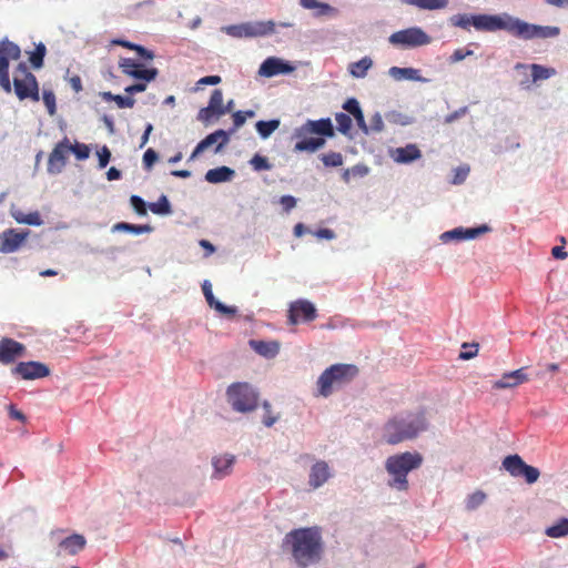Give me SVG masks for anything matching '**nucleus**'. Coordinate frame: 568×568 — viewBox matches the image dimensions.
I'll list each match as a JSON object with an SVG mask.
<instances>
[{"instance_id": "f257e3e1", "label": "nucleus", "mask_w": 568, "mask_h": 568, "mask_svg": "<svg viewBox=\"0 0 568 568\" xmlns=\"http://www.w3.org/2000/svg\"><path fill=\"white\" fill-rule=\"evenodd\" d=\"M449 24L465 31H470V28L481 32H497L504 30L525 41L556 38L560 34L559 27L529 23L506 12L500 14L457 13L449 18Z\"/></svg>"}, {"instance_id": "6ab92c4d", "label": "nucleus", "mask_w": 568, "mask_h": 568, "mask_svg": "<svg viewBox=\"0 0 568 568\" xmlns=\"http://www.w3.org/2000/svg\"><path fill=\"white\" fill-rule=\"evenodd\" d=\"M332 477V471L328 464L324 460H318L312 465L308 475V485L313 489L322 487Z\"/></svg>"}, {"instance_id": "4be33fe9", "label": "nucleus", "mask_w": 568, "mask_h": 568, "mask_svg": "<svg viewBox=\"0 0 568 568\" xmlns=\"http://www.w3.org/2000/svg\"><path fill=\"white\" fill-rule=\"evenodd\" d=\"M298 3L305 10H313V17L315 19L323 17H337L338 14L337 8L318 0H298Z\"/></svg>"}, {"instance_id": "a19ab883", "label": "nucleus", "mask_w": 568, "mask_h": 568, "mask_svg": "<svg viewBox=\"0 0 568 568\" xmlns=\"http://www.w3.org/2000/svg\"><path fill=\"white\" fill-rule=\"evenodd\" d=\"M490 230V226L487 224H481L475 227H463L464 241L475 240L478 236L488 233Z\"/></svg>"}, {"instance_id": "37998d69", "label": "nucleus", "mask_w": 568, "mask_h": 568, "mask_svg": "<svg viewBox=\"0 0 568 568\" xmlns=\"http://www.w3.org/2000/svg\"><path fill=\"white\" fill-rule=\"evenodd\" d=\"M130 205L138 215L145 216L148 214L149 203L145 202L140 195H131Z\"/></svg>"}, {"instance_id": "39448f33", "label": "nucleus", "mask_w": 568, "mask_h": 568, "mask_svg": "<svg viewBox=\"0 0 568 568\" xmlns=\"http://www.w3.org/2000/svg\"><path fill=\"white\" fill-rule=\"evenodd\" d=\"M423 463L419 453L405 452L389 456L385 462V469L393 477L389 486L398 490H406L408 487L407 475L409 471L417 469Z\"/></svg>"}, {"instance_id": "2eb2a0df", "label": "nucleus", "mask_w": 568, "mask_h": 568, "mask_svg": "<svg viewBox=\"0 0 568 568\" xmlns=\"http://www.w3.org/2000/svg\"><path fill=\"white\" fill-rule=\"evenodd\" d=\"M70 152V141L64 138L62 141L57 143L48 159L47 171L51 175L60 174L65 166L67 156Z\"/></svg>"}, {"instance_id": "3c124183", "label": "nucleus", "mask_w": 568, "mask_h": 568, "mask_svg": "<svg viewBox=\"0 0 568 568\" xmlns=\"http://www.w3.org/2000/svg\"><path fill=\"white\" fill-rule=\"evenodd\" d=\"M159 160V154L155 150L149 148L142 158L143 166L145 170H151L154 163Z\"/></svg>"}, {"instance_id": "6e6552de", "label": "nucleus", "mask_w": 568, "mask_h": 568, "mask_svg": "<svg viewBox=\"0 0 568 568\" xmlns=\"http://www.w3.org/2000/svg\"><path fill=\"white\" fill-rule=\"evenodd\" d=\"M276 23L273 20L248 21L239 24L225 26L222 31L233 38H261L275 33Z\"/></svg>"}, {"instance_id": "e2e57ef3", "label": "nucleus", "mask_w": 568, "mask_h": 568, "mask_svg": "<svg viewBox=\"0 0 568 568\" xmlns=\"http://www.w3.org/2000/svg\"><path fill=\"white\" fill-rule=\"evenodd\" d=\"M353 178H365L369 173V168L366 164L358 163L349 168Z\"/></svg>"}, {"instance_id": "9d476101", "label": "nucleus", "mask_w": 568, "mask_h": 568, "mask_svg": "<svg viewBox=\"0 0 568 568\" xmlns=\"http://www.w3.org/2000/svg\"><path fill=\"white\" fill-rule=\"evenodd\" d=\"M388 41L402 48H417L429 44L432 38L419 27H412L392 33Z\"/></svg>"}, {"instance_id": "7ed1b4c3", "label": "nucleus", "mask_w": 568, "mask_h": 568, "mask_svg": "<svg viewBox=\"0 0 568 568\" xmlns=\"http://www.w3.org/2000/svg\"><path fill=\"white\" fill-rule=\"evenodd\" d=\"M428 428L424 410L402 412L388 419L383 427V439L389 445L415 439Z\"/></svg>"}, {"instance_id": "49530a36", "label": "nucleus", "mask_w": 568, "mask_h": 568, "mask_svg": "<svg viewBox=\"0 0 568 568\" xmlns=\"http://www.w3.org/2000/svg\"><path fill=\"white\" fill-rule=\"evenodd\" d=\"M469 166L468 165H460V166H457L453 170V179L450 180V183L454 184V185H460L463 184L468 174H469Z\"/></svg>"}, {"instance_id": "9b49d317", "label": "nucleus", "mask_w": 568, "mask_h": 568, "mask_svg": "<svg viewBox=\"0 0 568 568\" xmlns=\"http://www.w3.org/2000/svg\"><path fill=\"white\" fill-rule=\"evenodd\" d=\"M318 316L314 303L306 298H298L290 303L287 310V323L297 325L300 323H310Z\"/></svg>"}, {"instance_id": "b1692460", "label": "nucleus", "mask_w": 568, "mask_h": 568, "mask_svg": "<svg viewBox=\"0 0 568 568\" xmlns=\"http://www.w3.org/2000/svg\"><path fill=\"white\" fill-rule=\"evenodd\" d=\"M230 141V132L219 129L214 132L207 134L203 140H201L197 144L204 151L210 146L216 144L214 152L219 153L221 150L229 143Z\"/></svg>"}, {"instance_id": "ddd939ff", "label": "nucleus", "mask_w": 568, "mask_h": 568, "mask_svg": "<svg viewBox=\"0 0 568 568\" xmlns=\"http://www.w3.org/2000/svg\"><path fill=\"white\" fill-rule=\"evenodd\" d=\"M11 375L24 381H33L49 376L50 368L37 361L19 362L11 368Z\"/></svg>"}, {"instance_id": "a211bd4d", "label": "nucleus", "mask_w": 568, "mask_h": 568, "mask_svg": "<svg viewBox=\"0 0 568 568\" xmlns=\"http://www.w3.org/2000/svg\"><path fill=\"white\" fill-rule=\"evenodd\" d=\"M26 353V346L10 337H3L0 339V363L11 364L17 358L23 356Z\"/></svg>"}, {"instance_id": "a18cd8bd", "label": "nucleus", "mask_w": 568, "mask_h": 568, "mask_svg": "<svg viewBox=\"0 0 568 568\" xmlns=\"http://www.w3.org/2000/svg\"><path fill=\"white\" fill-rule=\"evenodd\" d=\"M485 499L486 495L481 490L470 494L466 499V509L475 510L485 501Z\"/></svg>"}, {"instance_id": "4d7b16f0", "label": "nucleus", "mask_w": 568, "mask_h": 568, "mask_svg": "<svg viewBox=\"0 0 568 568\" xmlns=\"http://www.w3.org/2000/svg\"><path fill=\"white\" fill-rule=\"evenodd\" d=\"M213 310H215L217 313L220 314H223L227 317H233L237 314L239 310L236 306H230V305H225L224 303H222L221 301H219Z\"/></svg>"}, {"instance_id": "c85d7f7f", "label": "nucleus", "mask_w": 568, "mask_h": 568, "mask_svg": "<svg viewBox=\"0 0 568 568\" xmlns=\"http://www.w3.org/2000/svg\"><path fill=\"white\" fill-rule=\"evenodd\" d=\"M235 176V171L229 166L222 165L209 170L205 173V181L212 184L230 182Z\"/></svg>"}, {"instance_id": "09e8293b", "label": "nucleus", "mask_w": 568, "mask_h": 568, "mask_svg": "<svg viewBox=\"0 0 568 568\" xmlns=\"http://www.w3.org/2000/svg\"><path fill=\"white\" fill-rule=\"evenodd\" d=\"M70 152L80 161H84L90 156V148L80 142H75L73 145L70 144Z\"/></svg>"}, {"instance_id": "8fccbe9b", "label": "nucleus", "mask_w": 568, "mask_h": 568, "mask_svg": "<svg viewBox=\"0 0 568 568\" xmlns=\"http://www.w3.org/2000/svg\"><path fill=\"white\" fill-rule=\"evenodd\" d=\"M42 100L47 106L48 113L50 115L55 114L57 104H55V95H54L53 91L52 90H43Z\"/></svg>"}, {"instance_id": "6e6d98bb", "label": "nucleus", "mask_w": 568, "mask_h": 568, "mask_svg": "<svg viewBox=\"0 0 568 568\" xmlns=\"http://www.w3.org/2000/svg\"><path fill=\"white\" fill-rule=\"evenodd\" d=\"M111 151L106 145H103L100 150L97 151V156L99 160V169H104L109 164L111 160Z\"/></svg>"}, {"instance_id": "bb28decb", "label": "nucleus", "mask_w": 568, "mask_h": 568, "mask_svg": "<svg viewBox=\"0 0 568 568\" xmlns=\"http://www.w3.org/2000/svg\"><path fill=\"white\" fill-rule=\"evenodd\" d=\"M251 348L265 358H274L280 353V343L275 341L251 339Z\"/></svg>"}, {"instance_id": "393cba45", "label": "nucleus", "mask_w": 568, "mask_h": 568, "mask_svg": "<svg viewBox=\"0 0 568 568\" xmlns=\"http://www.w3.org/2000/svg\"><path fill=\"white\" fill-rule=\"evenodd\" d=\"M528 381V376L525 373V368L505 373L503 377L496 381L493 385L496 389L513 388Z\"/></svg>"}, {"instance_id": "5701e85b", "label": "nucleus", "mask_w": 568, "mask_h": 568, "mask_svg": "<svg viewBox=\"0 0 568 568\" xmlns=\"http://www.w3.org/2000/svg\"><path fill=\"white\" fill-rule=\"evenodd\" d=\"M530 68L531 69V81L532 82H537L539 80H547L549 79L552 74H554V69H550V68H546L544 65H540V64H530V65H527V64H524V63H516L515 65V70L519 71V70H524L525 71V79L520 81V85L521 87H528V83H529V80H528V77H527V69Z\"/></svg>"}, {"instance_id": "338daca9", "label": "nucleus", "mask_w": 568, "mask_h": 568, "mask_svg": "<svg viewBox=\"0 0 568 568\" xmlns=\"http://www.w3.org/2000/svg\"><path fill=\"white\" fill-rule=\"evenodd\" d=\"M114 102L116 103V105L120 109H125V108H132L135 103V100L131 97H124L121 94H116Z\"/></svg>"}, {"instance_id": "20e7f679", "label": "nucleus", "mask_w": 568, "mask_h": 568, "mask_svg": "<svg viewBox=\"0 0 568 568\" xmlns=\"http://www.w3.org/2000/svg\"><path fill=\"white\" fill-rule=\"evenodd\" d=\"M335 136V128L329 118L307 120L294 129L292 138L296 139L294 152H316L322 149L326 138Z\"/></svg>"}, {"instance_id": "c756f323", "label": "nucleus", "mask_w": 568, "mask_h": 568, "mask_svg": "<svg viewBox=\"0 0 568 568\" xmlns=\"http://www.w3.org/2000/svg\"><path fill=\"white\" fill-rule=\"evenodd\" d=\"M153 227L150 224H132L128 222H119L112 226V232H125L134 235L151 233Z\"/></svg>"}, {"instance_id": "cd10ccee", "label": "nucleus", "mask_w": 568, "mask_h": 568, "mask_svg": "<svg viewBox=\"0 0 568 568\" xmlns=\"http://www.w3.org/2000/svg\"><path fill=\"white\" fill-rule=\"evenodd\" d=\"M234 464V456L233 455H223L213 457L212 459V466L214 469L213 478L221 479L225 476H227L233 467Z\"/></svg>"}, {"instance_id": "dca6fc26", "label": "nucleus", "mask_w": 568, "mask_h": 568, "mask_svg": "<svg viewBox=\"0 0 568 568\" xmlns=\"http://www.w3.org/2000/svg\"><path fill=\"white\" fill-rule=\"evenodd\" d=\"M29 231H17L8 229L0 233V252L4 254L17 252L27 240Z\"/></svg>"}, {"instance_id": "58836bf2", "label": "nucleus", "mask_w": 568, "mask_h": 568, "mask_svg": "<svg viewBox=\"0 0 568 568\" xmlns=\"http://www.w3.org/2000/svg\"><path fill=\"white\" fill-rule=\"evenodd\" d=\"M320 159L326 168H337L344 162L343 155L339 152L321 154Z\"/></svg>"}, {"instance_id": "bf43d9fd", "label": "nucleus", "mask_w": 568, "mask_h": 568, "mask_svg": "<svg viewBox=\"0 0 568 568\" xmlns=\"http://www.w3.org/2000/svg\"><path fill=\"white\" fill-rule=\"evenodd\" d=\"M468 112V106H462L459 108L458 110L447 114L444 119V122L446 124H450V123H454L455 121H457L458 119L465 116Z\"/></svg>"}, {"instance_id": "473e14b6", "label": "nucleus", "mask_w": 568, "mask_h": 568, "mask_svg": "<svg viewBox=\"0 0 568 568\" xmlns=\"http://www.w3.org/2000/svg\"><path fill=\"white\" fill-rule=\"evenodd\" d=\"M373 60L369 57H363L361 60L349 64L348 71L356 79L366 77L367 71L372 68Z\"/></svg>"}, {"instance_id": "f704fd0d", "label": "nucleus", "mask_w": 568, "mask_h": 568, "mask_svg": "<svg viewBox=\"0 0 568 568\" xmlns=\"http://www.w3.org/2000/svg\"><path fill=\"white\" fill-rule=\"evenodd\" d=\"M545 534L550 538H561L568 535V518L564 517L546 528Z\"/></svg>"}, {"instance_id": "423d86ee", "label": "nucleus", "mask_w": 568, "mask_h": 568, "mask_svg": "<svg viewBox=\"0 0 568 568\" xmlns=\"http://www.w3.org/2000/svg\"><path fill=\"white\" fill-rule=\"evenodd\" d=\"M227 402L237 413H250L257 408L260 393L246 382L232 383L226 389Z\"/></svg>"}, {"instance_id": "13d9d810", "label": "nucleus", "mask_w": 568, "mask_h": 568, "mask_svg": "<svg viewBox=\"0 0 568 568\" xmlns=\"http://www.w3.org/2000/svg\"><path fill=\"white\" fill-rule=\"evenodd\" d=\"M474 54L473 50L469 49H456L453 54L449 57L450 63H457L462 60H464L467 57H470Z\"/></svg>"}, {"instance_id": "7c9ffc66", "label": "nucleus", "mask_w": 568, "mask_h": 568, "mask_svg": "<svg viewBox=\"0 0 568 568\" xmlns=\"http://www.w3.org/2000/svg\"><path fill=\"white\" fill-rule=\"evenodd\" d=\"M12 217L20 224H28L32 226H40L43 224V220L38 211L23 213L20 210L11 212Z\"/></svg>"}, {"instance_id": "774afa93", "label": "nucleus", "mask_w": 568, "mask_h": 568, "mask_svg": "<svg viewBox=\"0 0 568 568\" xmlns=\"http://www.w3.org/2000/svg\"><path fill=\"white\" fill-rule=\"evenodd\" d=\"M353 118L355 119L356 124L359 128V130L364 134L368 135L369 134L368 124L365 121V116H364L363 110H361L355 115H353Z\"/></svg>"}, {"instance_id": "79ce46f5", "label": "nucleus", "mask_w": 568, "mask_h": 568, "mask_svg": "<svg viewBox=\"0 0 568 568\" xmlns=\"http://www.w3.org/2000/svg\"><path fill=\"white\" fill-rule=\"evenodd\" d=\"M335 120L337 123V130L347 135L352 129V118L345 112H338L335 114Z\"/></svg>"}, {"instance_id": "864d4df0", "label": "nucleus", "mask_w": 568, "mask_h": 568, "mask_svg": "<svg viewBox=\"0 0 568 568\" xmlns=\"http://www.w3.org/2000/svg\"><path fill=\"white\" fill-rule=\"evenodd\" d=\"M369 134L371 133H379L384 130V121L383 116L379 112H375L371 119V124L368 125Z\"/></svg>"}, {"instance_id": "5fc2aeb1", "label": "nucleus", "mask_w": 568, "mask_h": 568, "mask_svg": "<svg viewBox=\"0 0 568 568\" xmlns=\"http://www.w3.org/2000/svg\"><path fill=\"white\" fill-rule=\"evenodd\" d=\"M202 291H203V294H204V297H205V301L206 303L209 304V306L211 308L214 307V305L219 302L217 298H215L214 294H213V291H212V285L210 283V281L205 280L202 284Z\"/></svg>"}, {"instance_id": "f03ea898", "label": "nucleus", "mask_w": 568, "mask_h": 568, "mask_svg": "<svg viewBox=\"0 0 568 568\" xmlns=\"http://www.w3.org/2000/svg\"><path fill=\"white\" fill-rule=\"evenodd\" d=\"M282 547L290 551L297 568L315 566L321 562L325 550L322 528L312 526L292 529L284 536Z\"/></svg>"}, {"instance_id": "412c9836", "label": "nucleus", "mask_w": 568, "mask_h": 568, "mask_svg": "<svg viewBox=\"0 0 568 568\" xmlns=\"http://www.w3.org/2000/svg\"><path fill=\"white\" fill-rule=\"evenodd\" d=\"M87 539L83 535L72 534L59 541L58 551L59 554L74 556L84 549Z\"/></svg>"}, {"instance_id": "f8f14e48", "label": "nucleus", "mask_w": 568, "mask_h": 568, "mask_svg": "<svg viewBox=\"0 0 568 568\" xmlns=\"http://www.w3.org/2000/svg\"><path fill=\"white\" fill-rule=\"evenodd\" d=\"M119 68L130 78L145 82L155 80L159 74V70L156 68H148L142 62L132 58H122L119 61Z\"/></svg>"}, {"instance_id": "72a5a7b5", "label": "nucleus", "mask_w": 568, "mask_h": 568, "mask_svg": "<svg viewBox=\"0 0 568 568\" xmlns=\"http://www.w3.org/2000/svg\"><path fill=\"white\" fill-rule=\"evenodd\" d=\"M149 210L156 215L166 216L172 214V205L166 195L162 194L156 202L149 203Z\"/></svg>"}, {"instance_id": "c9c22d12", "label": "nucleus", "mask_w": 568, "mask_h": 568, "mask_svg": "<svg viewBox=\"0 0 568 568\" xmlns=\"http://www.w3.org/2000/svg\"><path fill=\"white\" fill-rule=\"evenodd\" d=\"M47 54V48L44 43L39 42L36 44L33 51L29 52V61L33 69H40L43 67L44 57Z\"/></svg>"}, {"instance_id": "0e129e2a", "label": "nucleus", "mask_w": 568, "mask_h": 568, "mask_svg": "<svg viewBox=\"0 0 568 568\" xmlns=\"http://www.w3.org/2000/svg\"><path fill=\"white\" fill-rule=\"evenodd\" d=\"M280 204L283 210L288 213L296 206V199L293 195H282L280 197Z\"/></svg>"}, {"instance_id": "ea45409f", "label": "nucleus", "mask_w": 568, "mask_h": 568, "mask_svg": "<svg viewBox=\"0 0 568 568\" xmlns=\"http://www.w3.org/2000/svg\"><path fill=\"white\" fill-rule=\"evenodd\" d=\"M385 119L393 124L398 125H409L413 123V119L404 113H400L398 111H389L385 114Z\"/></svg>"}, {"instance_id": "e433bc0d", "label": "nucleus", "mask_w": 568, "mask_h": 568, "mask_svg": "<svg viewBox=\"0 0 568 568\" xmlns=\"http://www.w3.org/2000/svg\"><path fill=\"white\" fill-rule=\"evenodd\" d=\"M407 3L424 10L443 9L448 4V0H405Z\"/></svg>"}, {"instance_id": "680f3d73", "label": "nucleus", "mask_w": 568, "mask_h": 568, "mask_svg": "<svg viewBox=\"0 0 568 568\" xmlns=\"http://www.w3.org/2000/svg\"><path fill=\"white\" fill-rule=\"evenodd\" d=\"M133 51H135L139 58L142 60H153L155 57L152 50L138 43H135Z\"/></svg>"}, {"instance_id": "0eeeda50", "label": "nucleus", "mask_w": 568, "mask_h": 568, "mask_svg": "<svg viewBox=\"0 0 568 568\" xmlns=\"http://www.w3.org/2000/svg\"><path fill=\"white\" fill-rule=\"evenodd\" d=\"M357 374V367L349 364H335L326 368L318 377V392L327 397L332 393L335 384L343 383L353 378Z\"/></svg>"}, {"instance_id": "f3484780", "label": "nucleus", "mask_w": 568, "mask_h": 568, "mask_svg": "<svg viewBox=\"0 0 568 568\" xmlns=\"http://www.w3.org/2000/svg\"><path fill=\"white\" fill-rule=\"evenodd\" d=\"M14 92L20 100L32 99L39 101V84L32 73H28L24 79H13Z\"/></svg>"}, {"instance_id": "2f4dec72", "label": "nucleus", "mask_w": 568, "mask_h": 568, "mask_svg": "<svg viewBox=\"0 0 568 568\" xmlns=\"http://www.w3.org/2000/svg\"><path fill=\"white\" fill-rule=\"evenodd\" d=\"M281 125L280 119L260 120L255 123V129L261 139H268Z\"/></svg>"}, {"instance_id": "603ef678", "label": "nucleus", "mask_w": 568, "mask_h": 568, "mask_svg": "<svg viewBox=\"0 0 568 568\" xmlns=\"http://www.w3.org/2000/svg\"><path fill=\"white\" fill-rule=\"evenodd\" d=\"M343 110H345V113H347L349 116L355 115L357 112L362 110L361 104L356 98H348L342 105Z\"/></svg>"}, {"instance_id": "1a4fd4ad", "label": "nucleus", "mask_w": 568, "mask_h": 568, "mask_svg": "<svg viewBox=\"0 0 568 568\" xmlns=\"http://www.w3.org/2000/svg\"><path fill=\"white\" fill-rule=\"evenodd\" d=\"M501 466L511 477L524 478L528 485L535 484L540 477L539 469L525 463L518 454L506 456Z\"/></svg>"}, {"instance_id": "052dcab7", "label": "nucleus", "mask_w": 568, "mask_h": 568, "mask_svg": "<svg viewBox=\"0 0 568 568\" xmlns=\"http://www.w3.org/2000/svg\"><path fill=\"white\" fill-rule=\"evenodd\" d=\"M463 348L464 349L469 348L467 351L460 352V354H459V358L464 359V361H467V359H470V358L475 357L477 352H478V345L477 344L469 345L467 343H464L463 344Z\"/></svg>"}, {"instance_id": "4c0bfd02", "label": "nucleus", "mask_w": 568, "mask_h": 568, "mask_svg": "<svg viewBox=\"0 0 568 568\" xmlns=\"http://www.w3.org/2000/svg\"><path fill=\"white\" fill-rule=\"evenodd\" d=\"M248 163L253 168V170L256 172L268 171L273 168V165L268 161V159L258 153L254 154Z\"/></svg>"}, {"instance_id": "de8ad7c7", "label": "nucleus", "mask_w": 568, "mask_h": 568, "mask_svg": "<svg viewBox=\"0 0 568 568\" xmlns=\"http://www.w3.org/2000/svg\"><path fill=\"white\" fill-rule=\"evenodd\" d=\"M439 240L443 243H447V242H450V241H458V242L459 241H464L463 226H458V227H455L453 230L443 232L439 235Z\"/></svg>"}, {"instance_id": "69168bd1", "label": "nucleus", "mask_w": 568, "mask_h": 568, "mask_svg": "<svg viewBox=\"0 0 568 568\" xmlns=\"http://www.w3.org/2000/svg\"><path fill=\"white\" fill-rule=\"evenodd\" d=\"M6 53L8 58H11L13 60H18L21 55V50L18 44L7 41L6 42Z\"/></svg>"}, {"instance_id": "c03bdc74", "label": "nucleus", "mask_w": 568, "mask_h": 568, "mask_svg": "<svg viewBox=\"0 0 568 568\" xmlns=\"http://www.w3.org/2000/svg\"><path fill=\"white\" fill-rule=\"evenodd\" d=\"M207 106L215 113V116H220L219 110L223 106V93L220 89L213 90Z\"/></svg>"}, {"instance_id": "a878e982", "label": "nucleus", "mask_w": 568, "mask_h": 568, "mask_svg": "<svg viewBox=\"0 0 568 568\" xmlns=\"http://www.w3.org/2000/svg\"><path fill=\"white\" fill-rule=\"evenodd\" d=\"M388 74L395 81H416L422 83H427L429 80L420 75V71L415 68H400V67H390L388 69Z\"/></svg>"}, {"instance_id": "4468645a", "label": "nucleus", "mask_w": 568, "mask_h": 568, "mask_svg": "<svg viewBox=\"0 0 568 568\" xmlns=\"http://www.w3.org/2000/svg\"><path fill=\"white\" fill-rule=\"evenodd\" d=\"M296 67L288 60L277 57L266 58L258 68V74L265 78H273L280 74H290Z\"/></svg>"}, {"instance_id": "aec40b11", "label": "nucleus", "mask_w": 568, "mask_h": 568, "mask_svg": "<svg viewBox=\"0 0 568 568\" xmlns=\"http://www.w3.org/2000/svg\"><path fill=\"white\" fill-rule=\"evenodd\" d=\"M389 155L396 163L409 164L420 159L422 152L416 144L408 143L405 146L390 150Z\"/></svg>"}]
</instances>
